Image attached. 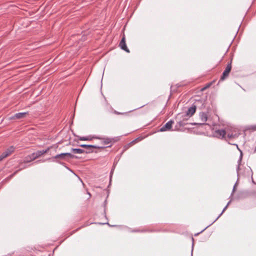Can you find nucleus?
Segmentation results:
<instances>
[{"label": "nucleus", "mask_w": 256, "mask_h": 256, "mask_svg": "<svg viewBox=\"0 0 256 256\" xmlns=\"http://www.w3.org/2000/svg\"><path fill=\"white\" fill-rule=\"evenodd\" d=\"M4 158H6L5 156H4L2 154L0 156V162L2 161Z\"/></svg>", "instance_id": "obj_26"}, {"label": "nucleus", "mask_w": 256, "mask_h": 256, "mask_svg": "<svg viewBox=\"0 0 256 256\" xmlns=\"http://www.w3.org/2000/svg\"><path fill=\"white\" fill-rule=\"evenodd\" d=\"M34 156L35 160L42 156L40 152V150L36 151L35 152L32 154Z\"/></svg>", "instance_id": "obj_17"}, {"label": "nucleus", "mask_w": 256, "mask_h": 256, "mask_svg": "<svg viewBox=\"0 0 256 256\" xmlns=\"http://www.w3.org/2000/svg\"><path fill=\"white\" fill-rule=\"evenodd\" d=\"M240 170V168H239V166H238V174H240V172H239V170Z\"/></svg>", "instance_id": "obj_29"}, {"label": "nucleus", "mask_w": 256, "mask_h": 256, "mask_svg": "<svg viewBox=\"0 0 256 256\" xmlns=\"http://www.w3.org/2000/svg\"><path fill=\"white\" fill-rule=\"evenodd\" d=\"M246 170H247V172L248 173H249V174H250L252 173V170L250 168H246Z\"/></svg>", "instance_id": "obj_25"}, {"label": "nucleus", "mask_w": 256, "mask_h": 256, "mask_svg": "<svg viewBox=\"0 0 256 256\" xmlns=\"http://www.w3.org/2000/svg\"><path fill=\"white\" fill-rule=\"evenodd\" d=\"M112 142V139H111L110 138H104L102 139V144L104 145H107V144H109L111 143Z\"/></svg>", "instance_id": "obj_15"}, {"label": "nucleus", "mask_w": 256, "mask_h": 256, "mask_svg": "<svg viewBox=\"0 0 256 256\" xmlns=\"http://www.w3.org/2000/svg\"><path fill=\"white\" fill-rule=\"evenodd\" d=\"M72 152L74 154H82L84 153L85 150L81 148H72Z\"/></svg>", "instance_id": "obj_13"}, {"label": "nucleus", "mask_w": 256, "mask_h": 256, "mask_svg": "<svg viewBox=\"0 0 256 256\" xmlns=\"http://www.w3.org/2000/svg\"><path fill=\"white\" fill-rule=\"evenodd\" d=\"M236 184L233 188V190H232V194L236 190Z\"/></svg>", "instance_id": "obj_27"}, {"label": "nucleus", "mask_w": 256, "mask_h": 256, "mask_svg": "<svg viewBox=\"0 0 256 256\" xmlns=\"http://www.w3.org/2000/svg\"><path fill=\"white\" fill-rule=\"evenodd\" d=\"M200 118L201 120L202 123L200 124H204V122H206L208 119L207 114L204 112H200Z\"/></svg>", "instance_id": "obj_11"}, {"label": "nucleus", "mask_w": 256, "mask_h": 256, "mask_svg": "<svg viewBox=\"0 0 256 256\" xmlns=\"http://www.w3.org/2000/svg\"><path fill=\"white\" fill-rule=\"evenodd\" d=\"M198 234H199V233L196 234H195V236H198Z\"/></svg>", "instance_id": "obj_31"}, {"label": "nucleus", "mask_w": 256, "mask_h": 256, "mask_svg": "<svg viewBox=\"0 0 256 256\" xmlns=\"http://www.w3.org/2000/svg\"><path fill=\"white\" fill-rule=\"evenodd\" d=\"M204 230H205V229H204L202 230V231L200 232H203V231H204Z\"/></svg>", "instance_id": "obj_30"}, {"label": "nucleus", "mask_w": 256, "mask_h": 256, "mask_svg": "<svg viewBox=\"0 0 256 256\" xmlns=\"http://www.w3.org/2000/svg\"><path fill=\"white\" fill-rule=\"evenodd\" d=\"M64 156H66V157H68L70 158H80L76 156H75V155H74V154H72L70 153H69V152H66V153H64Z\"/></svg>", "instance_id": "obj_16"}, {"label": "nucleus", "mask_w": 256, "mask_h": 256, "mask_svg": "<svg viewBox=\"0 0 256 256\" xmlns=\"http://www.w3.org/2000/svg\"><path fill=\"white\" fill-rule=\"evenodd\" d=\"M178 124L180 126H183L186 125V123L184 120L180 121L178 122Z\"/></svg>", "instance_id": "obj_23"}, {"label": "nucleus", "mask_w": 256, "mask_h": 256, "mask_svg": "<svg viewBox=\"0 0 256 256\" xmlns=\"http://www.w3.org/2000/svg\"><path fill=\"white\" fill-rule=\"evenodd\" d=\"M196 107L195 105H192L191 107L188 108L186 113V116L189 117L192 116L195 113Z\"/></svg>", "instance_id": "obj_9"}, {"label": "nucleus", "mask_w": 256, "mask_h": 256, "mask_svg": "<svg viewBox=\"0 0 256 256\" xmlns=\"http://www.w3.org/2000/svg\"><path fill=\"white\" fill-rule=\"evenodd\" d=\"M53 161L56 162H60V160H67V158H66V156H64V153H62L58 154L55 156L51 158Z\"/></svg>", "instance_id": "obj_7"}, {"label": "nucleus", "mask_w": 256, "mask_h": 256, "mask_svg": "<svg viewBox=\"0 0 256 256\" xmlns=\"http://www.w3.org/2000/svg\"><path fill=\"white\" fill-rule=\"evenodd\" d=\"M174 124L173 120H170L164 125L162 126L160 130V132L170 131L172 130V126Z\"/></svg>", "instance_id": "obj_3"}, {"label": "nucleus", "mask_w": 256, "mask_h": 256, "mask_svg": "<svg viewBox=\"0 0 256 256\" xmlns=\"http://www.w3.org/2000/svg\"><path fill=\"white\" fill-rule=\"evenodd\" d=\"M15 148L13 146H10L6 150L3 152L2 154L5 156V158L8 157L10 155L14 152V151Z\"/></svg>", "instance_id": "obj_10"}, {"label": "nucleus", "mask_w": 256, "mask_h": 256, "mask_svg": "<svg viewBox=\"0 0 256 256\" xmlns=\"http://www.w3.org/2000/svg\"><path fill=\"white\" fill-rule=\"evenodd\" d=\"M152 232V231L151 230H144V229L140 230V232Z\"/></svg>", "instance_id": "obj_24"}, {"label": "nucleus", "mask_w": 256, "mask_h": 256, "mask_svg": "<svg viewBox=\"0 0 256 256\" xmlns=\"http://www.w3.org/2000/svg\"><path fill=\"white\" fill-rule=\"evenodd\" d=\"M27 166H24L22 168H20V169H18V170H16V172H14L10 176V178H12L15 174H16L18 172L21 170H22L24 169V168H26Z\"/></svg>", "instance_id": "obj_19"}, {"label": "nucleus", "mask_w": 256, "mask_h": 256, "mask_svg": "<svg viewBox=\"0 0 256 256\" xmlns=\"http://www.w3.org/2000/svg\"><path fill=\"white\" fill-rule=\"evenodd\" d=\"M230 201L228 204H226V206L223 209L222 212L218 216V217L216 218V220H217L222 215V214L226 210L228 206L230 204Z\"/></svg>", "instance_id": "obj_20"}, {"label": "nucleus", "mask_w": 256, "mask_h": 256, "mask_svg": "<svg viewBox=\"0 0 256 256\" xmlns=\"http://www.w3.org/2000/svg\"><path fill=\"white\" fill-rule=\"evenodd\" d=\"M28 112H19L16 114L14 116L10 117V120L21 119L24 118L28 114Z\"/></svg>", "instance_id": "obj_8"}, {"label": "nucleus", "mask_w": 256, "mask_h": 256, "mask_svg": "<svg viewBox=\"0 0 256 256\" xmlns=\"http://www.w3.org/2000/svg\"><path fill=\"white\" fill-rule=\"evenodd\" d=\"M119 46L122 50L126 51L127 52H130V50L128 48L126 43V38L124 34L123 35L121 41L120 42Z\"/></svg>", "instance_id": "obj_5"}, {"label": "nucleus", "mask_w": 256, "mask_h": 256, "mask_svg": "<svg viewBox=\"0 0 256 256\" xmlns=\"http://www.w3.org/2000/svg\"><path fill=\"white\" fill-rule=\"evenodd\" d=\"M232 59L230 60V62L228 64L224 70V72L220 78V80L222 81L228 77L229 74L232 70Z\"/></svg>", "instance_id": "obj_1"}, {"label": "nucleus", "mask_w": 256, "mask_h": 256, "mask_svg": "<svg viewBox=\"0 0 256 256\" xmlns=\"http://www.w3.org/2000/svg\"><path fill=\"white\" fill-rule=\"evenodd\" d=\"M134 232H140V230L137 229V230H132Z\"/></svg>", "instance_id": "obj_28"}, {"label": "nucleus", "mask_w": 256, "mask_h": 256, "mask_svg": "<svg viewBox=\"0 0 256 256\" xmlns=\"http://www.w3.org/2000/svg\"><path fill=\"white\" fill-rule=\"evenodd\" d=\"M80 147L86 148V150H85L84 153H90L93 152L92 148H104V147L103 146H98L96 145H91V144H80Z\"/></svg>", "instance_id": "obj_2"}, {"label": "nucleus", "mask_w": 256, "mask_h": 256, "mask_svg": "<svg viewBox=\"0 0 256 256\" xmlns=\"http://www.w3.org/2000/svg\"><path fill=\"white\" fill-rule=\"evenodd\" d=\"M239 134L237 133H228L227 134V136L226 137V139H231V138H237Z\"/></svg>", "instance_id": "obj_12"}, {"label": "nucleus", "mask_w": 256, "mask_h": 256, "mask_svg": "<svg viewBox=\"0 0 256 256\" xmlns=\"http://www.w3.org/2000/svg\"><path fill=\"white\" fill-rule=\"evenodd\" d=\"M34 160H35V158H34V156H33L32 154H29V155L26 156V157H24L23 161H22V160L19 161V164H22L23 163L26 164L28 162H30Z\"/></svg>", "instance_id": "obj_6"}, {"label": "nucleus", "mask_w": 256, "mask_h": 256, "mask_svg": "<svg viewBox=\"0 0 256 256\" xmlns=\"http://www.w3.org/2000/svg\"><path fill=\"white\" fill-rule=\"evenodd\" d=\"M50 148L48 147L47 148V149H46L45 150H40V152L41 155L42 156L43 154L47 153L49 151Z\"/></svg>", "instance_id": "obj_21"}, {"label": "nucleus", "mask_w": 256, "mask_h": 256, "mask_svg": "<svg viewBox=\"0 0 256 256\" xmlns=\"http://www.w3.org/2000/svg\"><path fill=\"white\" fill-rule=\"evenodd\" d=\"M226 132L224 130H218L214 132V136L219 138H224L226 140V138L225 136L226 134Z\"/></svg>", "instance_id": "obj_4"}, {"label": "nucleus", "mask_w": 256, "mask_h": 256, "mask_svg": "<svg viewBox=\"0 0 256 256\" xmlns=\"http://www.w3.org/2000/svg\"><path fill=\"white\" fill-rule=\"evenodd\" d=\"M94 138V137L91 136L78 137V139L80 140H92Z\"/></svg>", "instance_id": "obj_14"}, {"label": "nucleus", "mask_w": 256, "mask_h": 256, "mask_svg": "<svg viewBox=\"0 0 256 256\" xmlns=\"http://www.w3.org/2000/svg\"><path fill=\"white\" fill-rule=\"evenodd\" d=\"M212 84V82H210V83L206 84V85L202 89V90H204L207 89Z\"/></svg>", "instance_id": "obj_22"}, {"label": "nucleus", "mask_w": 256, "mask_h": 256, "mask_svg": "<svg viewBox=\"0 0 256 256\" xmlns=\"http://www.w3.org/2000/svg\"><path fill=\"white\" fill-rule=\"evenodd\" d=\"M113 112L116 114H118V115H124V116H128V112H118L116 110H114Z\"/></svg>", "instance_id": "obj_18"}]
</instances>
